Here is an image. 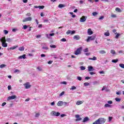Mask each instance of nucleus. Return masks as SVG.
<instances>
[{"label":"nucleus","instance_id":"37998d69","mask_svg":"<svg viewBox=\"0 0 124 124\" xmlns=\"http://www.w3.org/2000/svg\"><path fill=\"white\" fill-rule=\"evenodd\" d=\"M112 31L114 33H115V34H117V30L116 29H113Z\"/></svg>","mask_w":124,"mask_h":124},{"label":"nucleus","instance_id":"4be33fe9","mask_svg":"<svg viewBox=\"0 0 124 124\" xmlns=\"http://www.w3.org/2000/svg\"><path fill=\"white\" fill-rule=\"evenodd\" d=\"M65 6V5L62 4H60L59 5H58V7L59 8H62V7H64Z\"/></svg>","mask_w":124,"mask_h":124},{"label":"nucleus","instance_id":"8fccbe9b","mask_svg":"<svg viewBox=\"0 0 124 124\" xmlns=\"http://www.w3.org/2000/svg\"><path fill=\"white\" fill-rule=\"evenodd\" d=\"M112 119H113V117L109 116L108 117V121L111 122V121H112Z\"/></svg>","mask_w":124,"mask_h":124},{"label":"nucleus","instance_id":"5701e85b","mask_svg":"<svg viewBox=\"0 0 124 124\" xmlns=\"http://www.w3.org/2000/svg\"><path fill=\"white\" fill-rule=\"evenodd\" d=\"M19 51H24L25 50V47L21 46L18 48Z\"/></svg>","mask_w":124,"mask_h":124},{"label":"nucleus","instance_id":"aec40b11","mask_svg":"<svg viewBox=\"0 0 124 124\" xmlns=\"http://www.w3.org/2000/svg\"><path fill=\"white\" fill-rule=\"evenodd\" d=\"M104 107L106 108H111V107H112V106H111V105H109L108 104H106L104 106Z\"/></svg>","mask_w":124,"mask_h":124},{"label":"nucleus","instance_id":"c756f323","mask_svg":"<svg viewBox=\"0 0 124 124\" xmlns=\"http://www.w3.org/2000/svg\"><path fill=\"white\" fill-rule=\"evenodd\" d=\"M50 48H53V49L57 48V46L56 45H50Z\"/></svg>","mask_w":124,"mask_h":124},{"label":"nucleus","instance_id":"dca6fc26","mask_svg":"<svg viewBox=\"0 0 124 124\" xmlns=\"http://www.w3.org/2000/svg\"><path fill=\"white\" fill-rule=\"evenodd\" d=\"M16 48H18V46H14L12 47H10L9 48H8V50H15V49H16Z\"/></svg>","mask_w":124,"mask_h":124},{"label":"nucleus","instance_id":"49530a36","mask_svg":"<svg viewBox=\"0 0 124 124\" xmlns=\"http://www.w3.org/2000/svg\"><path fill=\"white\" fill-rule=\"evenodd\" d=\"M121 34L120 33H117L115 36V38H119V36H120Z\"/></svg>","mask_w":124,"mask_h":124},{"label":"nucleus","instance_id":"cd10ccee","mask_svg":"<svg viewBox=\"0 0 124 124\" xmlns=\"http://www.w3.org/2000/svg\"><path fill=\"white\" fill-rule=\"evenodd\" d=\"M110 53L112 54V55H115V54H116V51L115 50L112 49L110 50Z\"/></svg>","mask_w":124,"mask_h":124},{"label":"nucleus","instance_id":"9d476101","mask_svg":"<svg viewBox=\"0 0 124 124\" xmlns=\"http://www.w3.org/2000/svg\"><path fill=\"white\" fill-rule=\"evenodd\" d=\"M32 20V18L31 17H29L25 18L23 20V22L25 23V22H28V21H31Z\"/></svg>","mask_w":124,"mask_h":124},{"label":"nucleus","instance_id":"4c0bfd02","mask_svg":"<svg viewBox=\"0 0 124 124\" xmlns=\"http://www.w3.org/2000/svg\"><path fill=\"white\" fill-rule=\"evenodd\" d=\"M64 94V91L62 92L59 95V96H62Z\"/></svg>","mask_w":124,"mask_h":124},{"label":"nucleus","instance_id":"412c9836","mask_svg":"<svg viewBox=\"0 0 124 124\" xmlns=\"http://www.w3.org/2000/svg\"><path fill=\"white\" fill-rule=\"evenodd\" d=\"M88 60H91L92 61H96L97 58L96 57L93 56V58H89Z\"/></svg>","mask_w":124,"mask_h":124},{"label":"nucleus","instance_id":"680f3d73","mask_svg":"<svg viewBox=\"0 0 124 124\" xmlns=\"http://www.w3.org/2000/svg\"><path fill=\"white\" fill-rule=\"evenodd\" d=\"M91 79V77H86L85 78V79H86V80H89V79Z\"/></svg>","mask_w":124,"mask_h":124},{"label":"nucleus","instance_id":"473e14b6","mask_svg":"<svg viewBox=\"0 0 124 124\" xmlns=\"http://www.w3.org/2000/svg\"><path fill=\"white\" fill-rule=\"evenodd\" d=\"M80 68L81 70H85V69H86V67L81 66H80Z\"/></svg>","mask_w":124,"mask_h":124},{"label":"nucleus","instance_id":"bf43d9fd","mask_svg":"<svg viewBox=\"0 0 124 124\" xmlns=\"http://www.w3.org/2000/svg\"><path fill=\"white\" fill-rule=\"evenodd\" d=\"M99 73H100V74H104L105 73L104 72V71H100Z\"/></svg>","mask_w":124,"mask_h":124},{"label":"nucleus","instance_id":"f704fd0d","mask_svg":"<svg viewBox=\"0 0 124 124\" xmlns=\"http://www.w3.org/2000/svg\"><path fill=\"white\" fill-rule=\"evenodd\" d=\"M7 41V42H11V39L10 38H7L6 40V42Z\"/></svg>","mask_w":124,"mask_h":124},{"label":"nucleus","instance_id":"0eeeda50","mask_svg":"<svg viewBox=\"0 0 124 124\" xmlns=\"http://www.w3.org/2000/svg\"><path fill=\"white\" fill-rule=\"evenodd\" d=\"M86 20H87V17L83 16L80 18V22H81V23H84L86 22Z\"/></svg>","mask_w":124,"mask_h":124},{"label":"nucleus","instance_id":"6ab92c4d","mask_svg":"<svg viewBox=\"0 0 124 124\" xmlns=\"http://www.w3.org/2000/svg\"><path fill=\"white\" fill-rule=\"evenodd\" d=\"M104 35L106 36H109L110 35V33L109 32V31H108L107 32L104 33Z\"/></svg>","mask_w":124,"mask_h":124},{"label":"nucleus","instance_id":"423d86ee","mask_svg":"<svg viewBox=\"0 0 124 124\" xmlns=\"http://www.w3.org/2000/svg\"><path fill=\"white\" fill-rule=\"evenodd\" d=\"M16 98H17V96H16V95H12V96H9L7 98V100L8 101H9V100H11L12 99H16Z\"/></svg>","mask_w":124,"mask_h":124},{"label":"nucleus","instance_id":"5fc2aeb1","mask_svg":"<svg viewBox=\"0 0 124 124\" xmlns=\"http://www.w3.org/2000/svg\"><path fill=\"white\" fill-rule=\"evenodd\" d=\"M75 117L77 119H79V118H80V115H79V114H77L75 115Z\"/></svg>","mask_w":124,"mask_h":124},{"label":"nucleus","instance_id":"72a5a7b5","mask_svg":"<svg viewBox=\"0 0 124 124\" xmlns=\"http://www.w3.org/2000/svg\"><path fill=\"white\" fill-rule=\"evenodd\" d=\"M3 32L4 34H8V31L6 30H3Z\"/></svg>","mask_w":124,"mask_h":124},{"label":"nucleus","instance_id":"864d4df0","mask_svg":"<svg viewBox=\"0 0 124 124\" xmlns=\"http://www.w3.org/2000/svg\"><path fill=\"white\" fill-rule=\"evenodd\" d=\"M108 104H112L113 103V101H112L111 100L108 101Z\"/></svg>","mask_w":124,"mask_h":124},{"label":"nucleus","instance_id":"ea45409f","mask_svg":"<svg viewBox=\"0 0 124 124\" xmlns=\"http://www.w3.org/2000/svg\"><path fill=\"white\" fill-rule=\"evenodd\" d=\"M77 79L78 81H82V77H78Z\"/></svg>","mask_w":124,"mask_h":124},{"label":"nucleus","instance_id":"a18cd8bd","mask_svg":"<svg viewBox=\"0 0 124 124\" xmlns=\"http://www.w3.org/2000/svg\"><path fill=\"white\" fill-rule=\"evenodd\" d=\"M37 69L39 70V71H42V69L41 68V67L38 66Z\"/></svg>","mask_w":124,"mask_h":124},{"label":"nucleus","instance_id":"09e8293b","mask_svg":"<svg viewBox=\"0 0 124 124\" xmlns=\"http://www.w3.org/2000/svg\"><path fill=\"white\" fill-rule=\"evenodd\" d=\"M42 49H45V50H48V46H43Z\"/></svg>","mask_w":124,"mask_h":124},{"label":"nucleus","instance_id":"de8ad7c7","mask_svg":"<svg viewBox=\"0 0 124 124\" xmlns=\"http://www.w3.org/2000/svg\"><path fill=\"white\" fill-rule=\"evenodd\" d=\"M61 41H62V42H65V41H66V39L62 38L61 39Z\"/></svg>","mask_w":124,"mask_h":124},{"label":"nucleus","instance_id":"6e6d98bb","mask_svg":"<svg viewBox=\"0 0 124 124\" xmlns=\"http://www.w3.org/2000/svg\"><path fill=\"white\" fill-rule=\"evenodd\" d=\"M102 19H104V16H101L99 18V20H102Z\"/></svg>","mask_w":124,"mask_h":124},{"label":"nucleus","instance_id":"4d7b16f0","mask_svg":"<svg viewBox=\"0 0 124 124\" xmlns=\"http://www.w3.org/2000/svg\"><path fill=\"white\" fill-rule=\"evenodd\" d=\"M8 91H10V90H11V85H9L8 86Z\"/></svg>","mask_w":124,"mask_h":124},{"label":"nucleus","instance_id":"774afa93","mask_svg":"<svg viewBox=\"0 0 124 124\" xmlns=\"http://www.w3.org/2000/svg\"><path fill=\"white\" fill-rule=\"evenodd\" d=\"M31 13H28L27 14L26 16H31Z\"/></svg>","mask_w":124,"mask_h":124},{"label":"nucleus","instance_id":"393cba45","mask_svg":"<svg viewBox=\"0 0 124 124\" xmlns=\"http://www.w3.org/2000/svg\"><path fill=\"white\" fill-rule=\"evenodd\" d=\"M112 62L116 63L119 62V59L113 60L111 61Z\"/></svg>","mask_w":124,"mask_h":124},{"label":"nucleus","instance_id":"2f4dec72","mask_svg":"<svg viewBox=\"0 0 124 124\" xmlns=\"http://www.w3.org/2000/svg\"><path fill=\"white\" fill-rule=\"evenodd\" d=\"M119 66L121 67V68H124V63H120L119 64Z\"/></svg>","mask_w":124,"mask_h":124},{"label":"nucleus","instance_id":"f3484780","mask_svg":"<svg viewBox=\"0 0 124 124\" xmlns=\"http://www.w3.org/2000/svg\"><path fill=\"white\" fill-rule=\"evenodd\" d=\"M80 104H83V101H78L76 102V105H80Z\"/></svg>","mask_w":124,"mask_h":124},{"label":"nucleus","instance_id":"6e6552de","mask_svg":"<svg viewBox=\"0 0 124 124\" xmlns=\"http://www.w3.org/2000/svg\"><path fill=\"white\" fill-rule=\"evenodd\" d=\"M74 33H75V31H71V30H68L66 32V34L68 35V34H74Z\"/></svg>","mask_w":124,"mask_h":124},{"label":"nucleus","instance_id":"052dcab7","mask_svg":"<svg viewBox=\"0 0 124 124\" xmlns=\"http://www.w3.org/2000/svg\"><path fill=\"white\" fill-rule=\"evenodd\" d=\"M5 105H6V102H3L1 104V106H2V107L4 106Z\"/></svg>","mask_w":124,"mask_h":124},{"label":"nucleus","instance_id":"79ce46f5","mask_svg":"<svg viewBox=\"0 0 124 124\" xmlns=\"http://www.w3.org/2000/svg\"><path fill=\"white\" fill-rule=\"evenodd\" d=\"M93 16H96V15H97V13H96V12H94L92 13Z\"/></svg>","mask_w":124,"mask_h":124},{"label":"nucleus","instance_id":"a878e982","mask_svg":"<svg viewBox=\"0 0 124 124\" xmlns=\"http://www.w3.org/2000/svg\"><path fill=\"white\" fill-rule=\"evenodd\" d=\"M70 90L71 91H74V90H76V87H75V86H72V87L71 88H70Z\"/></svg>","mask_w":124,"mask_h":124},{"label":"nucleus","instance_id":"bb28decb","mask_svg":"<svg viewBox=\"0 0 124 124\" xmlns=\"http://www.w3.org/2000/svg\"><path fill=\"white\" fill-rule=\"evenodd\" d=\"M99 53H100V54H106V51H105L103 50H102L99 51Z\"/></svg>","mask_w":124,"mask_h":124},{"label":"nucleus","instance_id":"a19ab883","mask_svg":"<svg viewBox=\"0 0 124 124\" xmlns=\"http://www.w3.org/2000/svg\"><path fill=\"white\" fill-rule=\"evenodd\" d=\"M81 120H82V118H77L76 120V122H79V121H81Z\"/></svg>","mask_w":124,"mask_h":124},{"label":"nucleus","instance_id":"603ef678","mask_svg":"<svg viewBox=\"0 0 124 124\" xmlns=\"http://www.w3.org/2000/svg\"><path fill=\"white\" fill-rule=\"evenodd\" d=\"M89 74H90V75H94V74H95V73H94L93 72H90Z\"/></svg>","mask_w":124,"mask_h":124},{"label":"nucleus","instance_id":"e2e57ef3","mask_svg":"<svg viewBox=\"0 0 124 124\" xmlns=\"http://www.w3.org/2000/svg\"><path fill=\"white\" fill-rule=\"evenodd\" d=\"M54 35H55V33H54L49 34V36H54Z\"/></svg>","mask_w":124,"mask_h":124},{"label":"nucleus","instance_id":"4468645a","mask_svg":"<svg viewBox=\"0 0 124 124\" xmlns=\"http://www.w3.org/2000/svg\"><path fill=\"white\" fill-rule=\"evenodd\" d=\"M18 59L19 60H21L22 59H26V54H24L23 55L19 56Z\"/></svg>","mask_w":124,"mask_h":124},{"label":"nucleus","instance_id":"f257e3e1","mask_svg":"<svg viewBox=\"0 0 124 124\" xmlns=\"http://www.w3.org/2000/svg\"><path fill=\"white\" fill-rule=\"evenodd\" d=\"M106 122V120L104 118H100L96 120L93 124H103Z\"/></svg>","mask_w":124,"mask_h":124},{"label":"nucleus","instance_id":"3c124183","mask_svg":"<svg viewBox=\"0 0 124 124\" xmlns=\"http://www.w3.org/2000/svg\"><path fill=\"white\" fill-rule=\"evenodd\" d=\"M23 29H24V30H26V29H28V26L24 25Z\"/></svg>","mask_w":124,"mask_h":124},{"label":"nucleus","instance_id":"39448f33","mask_svg":"<svg viewBox=\"0 0 124 124\" xmlns=\"http://www.w3.org/2000/svg\"><path fill=\"white\" fill-rule=\"evenodd\" d=\"M51 115L52 116H55V117H59L60 115H61V113L60 112H57L55 111H51Z\"/></svg>","mask_w":124,"mask_h":124},{"label":"nucleus","instance_id":"a211bd4d","mask_svg":"<svg viewBox=\"0 0 124 124\" xmlns=\"http://www.w3.org/2000/svg\"><path fill=\"white\" fill-rule=\"evenodd\" d=\"M88 121H89V117H85L83 120V123H86V122H88Z\"/></svg>","mask_w":124,"mask_h":124},{"label":"nucleus","instance_id":"f03ea898","mask_svg":"<svg viewBox=\"0 0 124 124\" xmlns=\"http://www.w3.org/2000/svg\"><path fill=\"white\" fill-rule=\"evenodd\" d=\"M0 40L2 43V46L4 48L7 47V43H6V39H5V37H2Z\"/></svg>","mask_w":124,"mask_h":124},{"label":"nucleus","instance_id":"1a4fd4ad","mask_svg":"<svg viewBox=\"0 0 124 124\" xmlns=\"http://www.w3.org/2000/svg\"><path fill=\"white\" fill-rule=\"evenodd\" d=\"M24 86L25 87V89H30L31 87V85H30L29 82H26Z\"/></svg>","mask_w":124,"mask_h":124},{"label":"nucleus","instance_id":"69168bd1","mask_svg":"<svg viewBox=\"0 0 124 124\" xmlns=\"http://www.w3.org/2000/svg\"><path fill=\"white\" fill-rule=\"evenodd\" d=\"M52 62H53V61H49L48 62V64H51Z\"/></svg>","mask_w":124,"mask_h":124},{"label":"nucleus","instance_id":"7c9ffc66","mask_svg":"<svg viewBox=\"0 0 124 124\" xmlns=\"http://www.w3.org/2000/svg\"><path fill=\"white\" fill-rule=\"evenodd\" d=\"M5 66H6V65L4 64H2L0 65V68H3V67H5Z\"/></svg>","mask_w":124,"mask_h":124},{"label":"nucleus","instance_id":"c85d7f7f","mask_svg":"<svg viewBox=\"0 0 124 124\" xmlns=\"http://www.w3.org/2000/svg\"><path fill=\"white\" fill-rule=\"evenodd\" d=\"M40 116V113H39V112H38V113H36L35 114V118H38V117Z\"/></svg>","mask_w":124,"mask_h":124},{"label":"nucleus","instance_id":"338daca9","mask_svg":"<svg viewBox=\"0 0 124 124\" xmlns=\"http://www.w3.org/2000/svg\"><path fill=\"white\" fill-rule=\"evenodd\" d=\"M24 3H27L28 2V0H23Z\"/></svg>","mask_w":124,"mask_h":124},{"label":"nucleus","instance_id":"c9c22d12","mask_svg":"<svg viewBox=\"0 0 124 124\" xmlns=\"http://www.w3.org/2000/svg\"><path fill=\"white\" fill-rule=\"evenodd\" d=\"M115 100H116V101H117V102H120V101H121V98H115Z\"/></svg>","mask_w":124,"mask_h":124},{"label":"nucleus","instance_id":"2eb2a0df","mask_svg":"<svg viewBox=\"0 0 124 124\" xmlns=\"http://www.w3.org/2000/svg\"><path fill=\"white\" fill-rule=\"evenodd\" d=\"M74 39H76V40H79L80 39V36L78 35H76L74 36Z\"/></svg>","mask_w":124,"mask_h":124},{"label":"nucleus","instance_id":"f8f14e48","mask_svg":"<svg viewBox=\"0 0 124 124\" xmlns=\"http://www.w3.org/2000/svg\"><path fill=\"white\" fill-rule=\"evenodd\" d=\"M57 105L58 106H62V105H63V102H62V101H59L57 103Z\"/></svg>","mask_w":124,"mask_h":124},{"label":"nucleus","instance_id":"0e129e2a","mask_svg":"<svg viewBox=\"0 0 124 124\" xmlns=\"http://www.w3.org/2000/svg\"><path fill=\"white\" fill-rule=\"evenodd\" d=\"M50 105H51V106H54V105H55V102H51Z\"/></svg>","mask_w":124,"mask_h":124},{"label":"nucleus","instance_id":"58836bf2","mask_svg":"<svg viewBox=\"0 0 124 124\" xmlns=\"http://www.w3.org/2000/svg\"><path fill=\"white\" fill-rule=\"evenodd\" d=\"M89 85H90V83L88 82H85L84 83V86H85V87H87V86H89Z\"/></svg>","mask_w":124,"mask_h":124},{"label":"nucleus","instance_id":"13d9d810","mask_svg":"<svg viewBox=\"0 0 124 124\" xmlns=\"http://www.w3.org/2000/svg\"><path fill=\"white\" fill-rule=\"evenodd\" d=\"M111 17L112 18H116L117 17V16L116 15H112Z\"/></svg>","mask_w":124,"mask_h":124},{"label":"nucleus","instance_id":"b1692460","mask_svg":"<svg viewBox=\"0 0 124 124\" xmlns=\"http://www.w3.org/2000/svg\"><path fill=\"white\" fill-rule=\"evenodd\" d=\"M115 11H117V12H119V13L122 12V10H121V9H120L119 8H116L115 9Z\"/></svg>","mask_w":124,"mask_h":124},{"label":"nucleus","instance_id":"c03bdc74","mask_svg":"<svg viewBox=\"0 0 124 124\" xmlns=\"http://www.w3.org/2000/svg\"><path fill=\"white\" fill-rule=\"evenodd\" d=\"M44 6H39V9H43L44 8Z\"/></svg>","mask_w":124,"mask_h":124},{"label":"nucleus","instance_id":"9b49d317","mask_svg":"<svg viewBox=\"0 0 124 124\" xmlns=\"http://www.w3.org/2000/svg\"><path fill=\"white\" fill-rule=\"evenodd\" d=\"M87 33L89 35H92L93 33V32L92 31V29L90 28L88 30Z\"/></svg>","mask_w":124,"mask_h":124},{"label":"nucleus","instance_id":"e433bc0d","mask_svg":"<svg viewBox=\"0 0 124 124\" xmlns=\"http://www.w3.org/2000/svg\"><path fill=\"white\" fill-rule=\"evenodd\" d=\"M83 51H84V52L85 53H87V52H89V48H85V49H84Z\"/></svg>","mask_w":124,"mask_h":124},{"label":"nucleus","instance_id":"7ed1b4c3","mask_svg":"<svg viewBox=\"0 0 124 124\" xmlns=\"http://www.w3.org/2000/svg\"><path fill=\"white\" fill-rule=\"evenodd\" d=\"M83 49V47L82 46H80L78 47L76 51H75V55H76L77 56L78 55H80L81 54V52Z\"/></svg>","mask_w":124,"mask_h":124},{"label":"nucleus","instance_id":"20e7f679","mask_svg":"<svg viewBox=\"0 0 124 124\" xmlns=\"http://www.w3.org/2000/svg\"><path fill=\"white\" fill-rule=\"evenodd\" d=\"M95 39V36H88V38L86 40L87 42H90V41L92 40H94Z\"/></svg>","mask_w":124,"mask_h":124},{"label":"nucleus","instance_id":"ddd939ff","mask_svg":"<svg viewBox=\"0 0 124 124\" xmlns=\"http://www.w3.org/2000/svg\"><path fill=\"white\" fill-rule=\"evenodd\" d=\"M94 70V69H93V67L92 66H88V71H93Z\"/></svg>","mask_w":124,"mask_h":124}]
</instances>
